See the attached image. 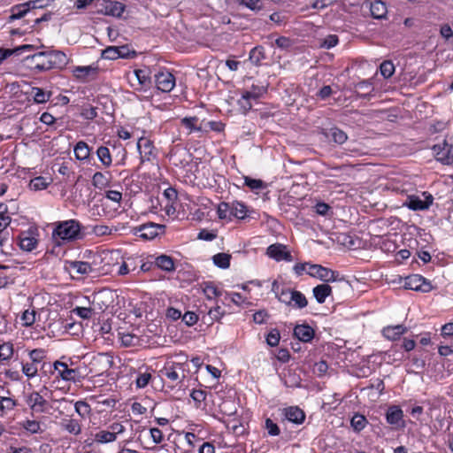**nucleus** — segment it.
Masks as SVG:
<instances>
[{
    "label": "nucleus",
    "mask_w": 453,
    "mask_h": 453,
    "mask_svg": "<svg viewBox=\"0 0 453 453\" xmlns=\"http://www.w3.org/2000/svg\"><path fill=\"white\" fill-rule=\"evenodd\" d=\"M82 224L75 219L59 220L51 224V253L58 255L64 247L83 237Z\"/></svg>",
    "instance_id": "f257e3e1"
},
{
    "label": "nucleus",
    "mask_w": 453,
    "mask_h": 453,
    "mask_svg": "<svg viewBox=\"0 0 453 453\" xmlns=\"http://www.w3.org/2000/svg\"><path fill=\"white\" fill-rule=\"evenodd\" d=\"M31 68L38 72L63 69L69 62L66 54L61 50L39 51L27 57Z\"/></svg>",
    "instance_id": "f03ea898"
},
{
    "label": "nucleus",
    "mask_w": 453,
    "mask_h": 453,
    "mask_svg": "<svg viewBox=\"0 0 453 453\" xmlns=\"http://www.w3.org/2000/svg\"><path fill=\"white\" fill-rule=\"evenodd\" d=\"M293 271L297 276L306 273L311 277L318 278L324 282H334L340 280V273L337 271L310 262L296 264Z\"/></svg>",
    "instance_id": "7ed1b4c3"
},
{
    "label": "nucleus",
    "mask_w": 453,
    "mask_h": 453,
    "mask_svg": "<svg viewBox=\"0 0 453 453\" xmlns=\"http://www.w3.org/2000/svg\"><path fill=\"white\" fill-rule=\"evenodd\" d=\"M27 359L21 361L22 373L31 380L38 375L39 369L43 370L47 365L48 350L43 348L27 349Z\"/></svg>",
    "instance_id": "20e7f679"
},
{
    "label": "nucleus",
    "mask_w": 453,
    "mask_h": 453,
    "mask_svg": "<svg viewBox=\"0 0 453 453\" xmlns=\"http://www.w3.org/2000/svg\"><path fill=\"white\" fill-rule=\"evenodd\" d=\"M188 367V365L186 361L176 362L170 358L165 361L159 374L164 380L170 384L171 388L180 387L186 378Z\"/></svg>",
    "instance_id": "39448f33"
},
{
    "label": "nucleus",
    "mask_w": 453,
    "mask_h": 453,
    "mask_svg": "<svg viewBox=\"0 0 453 453\" xmlns=\"http://www.w3.org/2000/svg\"><path fill=\"white\" fill-rule=\"evenodd\" d=\"M165 226L153 222H147L131 229V233L142 240H153L161 234H164Z\"/></svg>",
    "instance_id": "423d86ee"
},
{
    "label": "nucleus",
    "mask_w": 453,
    "mask_h": 453,
    "mask_svg": "<svg viewBox=\"0 0 453 453\" xmlns=\"http://www.w3.org/2000/svg\"><path fill=\"white\" fill-rule=\"evenodd\" d=\"M39 231L36 227H29L27 230L21 231L17 237L18 245L20 250L31 252L39 244Z\"/></svg>",
    "instance_id": "0eeeda50"
},
{
    "label": "nucleus",
    "mask_w": 453,
    "mask_h": 453,
    "mask_svg": "<svg viewBox=\"0 0 453 453\" xmlns=\"http://www.w3.org/2000/svg\"><path fill=\"white\" fill-rule=\"evenodd\" d=\"M53 370L50 372L56 379H61L65 381L76 382L80 380L81 375L77 369L70 368L66 363L55 361L52 365L49 364Z\"/></svg>",
    "instance_id": "6e6552de"
},
{
    "label": "nucleus",
    "mask_w": 453,
    "mask_h": 453,
    "mask_svg": "<svg viewBox=\"0 0 453 453\" xmlns=\"http://www.w3.org/2000/svg\"><path fill=\"white\" fill-rule=\"evenodd\" d=\"M154 83L157 91L169 93L175 87L176 79L173 73L166 68H163L155 73Z\"/></svg>",
    "instance_id": "1a4fd4ad"
},
{
    "label": "nucleus",
    "mask_w": 453,
    "mask_h": 453,
    "mask_svg": "<svg viewBox=\"0 0 453 453\" xmlns=\"http://www.w3.org/2000/svg\"><path fill=\"white\" fill-rule=\"evenodd\" d=\"M443 136L442 142L434 144L432 150L437 161L443 165H453V145L448 143L446 140L448 134Z\"/></svg>",
    "instance_id": "9d476101"
},
{
    "label": "nucleus",
    "mask_w": 453,
    "mask_h": 453,
    "mask_svg": "<svg viewBox=\"0 0 453 453\" xmlns=\"http://www.w3.org/2000/svg\"><path fill=\"white\" fill-rule=\"evenodd\" d=\"M403 287L405 289L421 293H428L433 289L432 283L420 274H412L404 278Z\"/></svg>",
    "instance_id": "9b49d317"
},
{
    "label": "nucleus",
    "mask_w": 453,
    "mask_h": 453,
    "mask_svg": "<svg viewBox=\"0 0 453 453\" xmlns=\"http://www.w3.org/2000/svg\"><path fill=\"white\" fill-rule=\"evenodd\" d=\"M26 403L32 414L46 413L51 408L50 403L37 391L30 393L27 396Z\"/></svg>",
    "instance_id": "f8f14e48"
},
{
    "label": "nucleus",
    "mask_w": 453,
    "mask_h": 453,
    "mask_svg": "<svg viewBox=\"0 0 453 453\" xmlns=\"http://www.w3.org/2000/svg\"><path fill=\"white\" fill-rule=\"evenodd\" d=\"M265 254L270 258L277 262H291L293 260V257L290 251L288 250V247L285 244L279 242L269 245L266 249Z\"/></svg>",
    "instance_id": "ddd939ff"
},
{
    "label": "nucleus",
    "mask_w": 453,
    "mask_h": 453,
    "mask_svg": "<svg viewBox=\"0 0 453 453\" xmlns=\"http://www.w3.org/2000/svg\"><path fill=\"white\" fill-rule=\"evenodd\" d=\"M126 10V5L119 1L104 0L97 13L114 18H120Z\"/></svg>",
    "instance_id": "4468645a"
},
{
    "label": "nucleus",
    "mask_w": 453,
    "mask_h": 453,
    "mask_svg": "<svg viewBox=\"0 0 453 453\" xmlns=\"http://www.w3.org/2000/svg\"><path fill=\"white\" fill-rule=\"evenodd\" d=\"M434 198L428 194L425 200L420 199L417 196H408L403 205L411 211H426L433 203Z\"/></svg>",
    "instance_id": "2eb2a0df"
},
{
    "label": "nucleus",
    "mask_w": 453,
    "mask_h": 453,
    "mask_svg": "<svg viewBox=\"0 0 453 453\" xmlns=\"http://www.w3.org/2000/svg\"><path fill=\"white\" fill-rule=\"evenodd\" d=\"M385 417L387 423L395 428H403L405 426L403 411L398 405L389 406L386 411Z\"/></svg>",
    "instance_id": "dca6fc26"
},
{
    "label": "nucleus",
    "mask_w": 453,
    "mask_h": 453,
    "mask_svg": "<svg viewBox=\"0 0 453 453\" xmlns=\"http://www.w3.org/2000/svg\"><path fill=\"white\" fill-rule=\"evenodd\" d=\"M137 84L131 83L134 90L146 92L151 88L152 80L147 69H135L134 71Z\"/></svg>",
    "instance_id": "f3484780"
},
{
    "label": "nucleus",
    "mask_w": 453,
    "mask_h": 453,
    "mask_svg": "<svg viewBox=\"0 0 453 453\" xmlns=\"http://www.w3.org/2000/svg\"><path fill=\"white\" fill-rule=\"evenodd\" d=\"M73 76L82 82L94 80L98 73V67L93 65H78L72 70Z\"/></svg>",
    "instance_id": "a211bd4d"
},
{
    "label": "nucleus",
    "mask_w": 453,
    "mask_h": 453,
    "mask_svg": "<svg viewBox=\"0 0 453 453\" xmlns=\"http://www.w3.org/2000/svg\"><path fill=\"white\" fill-rule=\"evenodd\" d=\"M137 150L140 153L142 161H150L156 157L155 147L153 142L147 137H141L137 142Z\"/></svg>",
    "instance_id": "6ab92c4d"
},
{
    "label": "nucleus",
    "mask_w": 453,
    "mask_h": 453,
    "mask_svg": "<svg viewBox=\"0 0 453 453\" xmlns=\"http://www.w3.org/2000/svg\"><path fill=\"white\" fill-rule=\"evenodd\" d=\"M112 179V173L105 169L104 171H96L91 178V182L95 188L102 190L111 187Z\"/></svg>",
    "instance_id": "aec40b11"
},
{
    "label": "nucleus",
    "mask_w": 453,
    "mask_h": 453,
    "mask_svg": "<svg viewBox=\"0 0 453 453\" xmlns=\"http://www.w3.org/2000/svg\"><path fill=\"white\" fill-rule=\"evenodd\" d=\"M35 4L33 2H27L24 4H15L10 9V16L8 18V22H13L16 19H19L27 14H29L33 10H35Z\"/></svg>",
    "instance_id": "412c9836"
},
{
    "label": "nucleus",
    "mask_w": 453,
    "mask_h": 453,
    "mask_svg": "<svg viewBox=\"0 0 453 453\" xmlns=\"http://www.w3.org/2000/svg\"><path fill=\"white\" fill-rule=\"evenodd\" d=\"M284 418L296 425H302L306 418L305 412L298 406H289L282 410Z\"/></svg>",
    "instance_id": "4be33fe9"
},
{
    "label": "nucleus",
    "mask_w": 453,
    "mask_h": 453,
    "mask_svg": "<svg viewBox=\"0 0 453 453\" xmlns=\"http://www.w3.org/2000/svg\"><path fill=\"white\" fill-rule=\"evenodd\" d=\"M14 344L12 342L0 343V367L8 366L14 357Z\"/></svg>",
    "instance_id": "5701e85b"
},
{
    "label": "nucleus",
    "mask_w": 453,
    "mask_h": 453,
    "mask_svg": "<svg viewBox=\"0 0 453 453\" xmlns=\"http://www.w3.org/2000/svg\"><path fill=\"white\" fill-rule=\"evenodd\" d=\"M407 331L408 328L403 325L387 326L383 327L381 334L386 339L395 342L399 340Z\"/></svg>",
    "instance_id": "b1692460"
},
{
    "label": "nucleus",
    "mask_w": 453,
    "mask_h": 453,
    "mask_svg": "<svg viewBox=\"0 0 453 453\" xmlns=\"http://www.w3.org/2000/svg\"><path fill=\"white\" fill-rule=\"evenodd\" d=\"M294 336L301 342H310L315 336V331L308 324L296 325L294 328Z\"/></svg>",
    "instance_id": "393cba45"
},
{
    "label": "nucleus",
    "mask_w": 453,
    "mask_h": 453,
    "mask_svg": "<svg viewBox=\"0 0 453 453\" xmlns=\"http://www.w3.org/2000/svg\"><path fill=\"white\" fill-rule=\"evenodd\" d=\"M29 95L33 97L35 104H42L50 100L52 92L42 88L32 87Z\"/></svg>",
    "instance_id": "a878e982"
},
{
    "label": "nucleus",
    "mask_w": 453,
    "mask_h": 453,
    "mask_svg": "<svg viewBox=\"0 0 453 453\" xmlns=\"http://www.w3.org/2000/svg\"><path fill=\"white\" fill-rule=\"evenodd\" d=\"M197 122L198 118L196 116L185 117L180 120L181 126L188 130L189 134L194 132H208L206 128H203V121L200 125H197Z\"/></svg>",
    "instance_id": "bb28decb"
},
{
    "label": "nucleus",
    "mask_w": 453,
    "mask_h": 453,
    "mask_svg": "<svg viewBox=\"0 0 453 453\" xmlns=\"http://www.w3.org/2000/svg\"><path fill=\"white\" fill-rule=\"evenodd\" d=\"M152 378V369L144 366L138 370L137 377L135 379V386L137 388H144L147 387Z\"/></svg>",
    "instance_id": "cd10ccee"
},
{
    "label": "nucleus",
    "mask_w": 453,
    "mask_h": 453,
    "mask_svg": "<svg viewBox=\"0 0 453 453\" xmlns=\"http://www.w3.org/2000/svg\"><path fill=\"white\" fill-rule=\"evenodd\" d=\"M96 153L104 169H108L112 165V155L108 146H99Z\"/></svg>",
    "instance_id": "c85d7f7f"
},
{
    "label": "nucleus",
    "mask_w": 453,
    "mask_h": 453,
    "mask_svg": "<svg viewBox=\"0 0 453 453\" xmlns=\"http://www.w3.org/2000/svg\"><path fill=\"white\" fill-rule=\"evenodd\" d=\"M312 294L319 303H324L332 295V287L326 283L317 285L313 288Z\"/></svg>",
    "instance_id": "c756f323"
},
{
    "label": "nucleus",
    "mask_w": 453,
    "mask_h": 453,
    "mask_svg": "<svg viewBox=\"0 0 453 453\" xmlns=\"http://www.w3.org/2000/svg\"><path fill=\"white\" fill-rule=\"evenodd\" d=\"M154 264L157 268L165 272H173L175 270L174 259L168 255L162 254L157 256L155 258Z\"/></svg>",
    "instance_id": "7c9ffc66"
},
{
    "label": "nucleus",
    "mask_w": 453,
    "mask_h": 453,
    "mask_svg": "<svg viewBox=\"0 0 453 453\" xmlns=\"http://www.w3.org/2000/svg\"><path fill=\"white\" fill-rule=\"evenodd\" d=\"M201 288L208 300H216L222 295L221 289L212 281H203L201 284Z\"/></svg>",
    "instance_id": "2f4dec72"
},
{
    "label": "nucleus",
    "mask_w": 453,
    "mask_h": 453,
    "mask_svg": "<svg viewBox=\"0 0 453 453\" xmlns=\"http://www.w3.org/2000/svg\"><path fill=\"white\" fill-rule=\"evenodd\" d=\"M323 134L326 138L337 144H343L348 139L346 133L337 127H331Z\"/></svg>",
    "instance_id": "473e14b6"
},
{
    "label": "nucleus",
    "mask_w": 453,
    "mask_h": 453,
    "mask_svg": "<svg viewBox=\"0 0 453 453\" xmlns=\"http://www.w3.org/2000/svg\"><path fill=\"white\" fill-rule=\"evenodd\" d=\"M370 12L372 18L380 19L386 17L388 9L381 0H373L370 3Z\"/></svg>",
    "instance_id": "72a5a7b5"
},
{
    "label": "nucleus",
    "mask_w": 453,
    "mask_h": 453,
    "mask_svg": "<svg viewBox=\"0 0 453 453\" xmlns=\"http://www.w3.org/2000/svg\"><path fill=\"white\" fill-rule=\"evenodd\" d=\"M61 426L67 433L78 435L81 433V425L78 419L65 418L61 420Z\"/></svg>",
    "instance_id": "f704fd0d"
},
{
    "label": "nucleus",
    "mask_w": 453,
    "mask_h": 453,
    "mask_svg": "<svg viewBox=\"0 0 453 453\" xmlns=\"http://www.w3.org/2000/svg\"><path fill=\"white\" fill-rule=\"evenodd\" d=\"M6 222L0 221V254L8 255L10 252L6 250L10 246V232Z\"/></svg>",
    "instance_id": "c9c22d12"
},
{
    "label": "nucleus",
    "mask_w": 453,
    "mask_h": 453,
    "mask_svg": "<svg viewBox=\"0 0 453 453\" xmlns=\"http://www.w3.org/2000/svg\"><path fill=\"white\" fill-rule=\"evenodd\" d=\"M74 156L79 161L88 160L90 157L91 148L83 141L78 142L73 149Z\"/></svg>",
    "instance_id": "e433bc0d"
},
{
    "label": "nucleus",
    "mask_w": 453,
    "mask_h": 453,
    "mask_svg": "<svg viewBox=\"0 0 453 453\" xmlns=\"http://www.w3.org/2000/svg\"><path fill=\"white\" fill-rule=\"evenodd\" d=\"M249 59L256 66L262 65V62L266 59L265 50L263 46L257 45L254 47L249 54Z\"/></svg>",
    "instance_id": "4c0bfd02"
},
{
    "label": "nucleus",
    "mask_w": 453,
    "mask_h": 453,
    "mask_svg": "<svg viewBox=\"0 0 453 453\" xmlns=\"http://www.w3.org/2000/svg\"><path fill=\"white\" fill-rule=\"evenodd\" d=\"M290 305L296 309H303L308 305L306 296L298 290L293 289L289 296Z\"/></svg>",
    "instance_id": "58836bf2"
},
{
    "label": "nucleus",
    "mask_w": 453,
    "mask_h": 453,
    "mask_svg": "<svg viewBox=\"0 0 453 453\" xmlns=\"http://www.w3.org/2000/svg\"><path fill=\"white\" fill-rule=\"evenodd\" d=\"M69 269L74 271L78 274L85 275L92 272L93 268L88 262L84 261H69L67 262Z\"/></svg>",
    "instance_id": "ea45409f"
},
{
    "label": "nucleus",
    "mask_w": 453,
    "mask_h": 453,
    "mask_svg": "<svg viewBox=\"0 0 453 453\" xmlns=\"http://www.w3.org/2000/svg\"><path fill=\"white\" fill-rule=\"evenodd\" d=\"M190 397L194 402L196 408H203L206 406L205 400L207 397V391L204 389H193L190 392Z\"/></svg>",
    "instance_id": "a19ab883"
},
{
    "label": "nucleus",
    "mask_w": 453,
    "mask_h": 453,
    "mask_svg": "<svg viewBox=\"0 0 453 453\" xmlns=\"http://www.w3.org/2000/svg\"><path fill=\"white\" fill-rule=\"evenodd\" d=\"M231 255L228 253H217L212 257L213 264L221 269H227L230 266Z\"/></svg>",
    "instance_id": "79ce46f5"
},
{
    "label": "nucleus",
    "mask_w": 453,
    "mask_h": 453,
    "mask_svg": "<svg viewBox=\"0 0 453 453\" xmlns=\"http://www.w3.org/2000/svg\"><path fill=\"white\" fill-rule=\"evenodd\" d=\"M238 6L245 7L252 12H258L264 9L262 0H235Z\"/></svg>",
    "instance_id": "37998d69"
},
{
    "label": "nucleus",
    "mask_w": 453,
    "mask_h": 453,
    "mask_svg": "<svg viewBox=\"0 0 453 453\" xmlns=\"http://www.w3.org/2000/svg\"><path fill=\"white\" fill-rule=\"evenodd\" d=\"M367 424H368L367 418L364 415L359 414V413H356L350 420V425H351L353 430L357 433H359L362 430H364L365 428V426H367Z\"/></svg>",
    "instance_id": "c03bdc74"
},
{
    "label": "nucleus",
    "mask_w": 453,
    "mask_h": 453,
    "mask_svg": "<svg viewBox=\"0 0 453 453\" xmlns=\"http://www.w3.org/2000/svg\"><path fill=\"white\" fill-rule=\"evenodd\" d=\"M116 440L117 436L113 435L109 430H100L94 435V441L100 444L113 442Z\"/></svg>",
    "instance_id": "a18cd8bd"
},
{
    "label": "nucleus",
    "mask_w": 453,
    "mask_h": 453,
    "mask_svg": "<svg viewBox=\"0 0 453 453\" xmlns=\"http://www.w3.org/2000/svg\"><path fill=\"white\" fill-rule=\"evenodd\" d=\"M357 95L362 98H367L373 91L372 84L368 81H362L356 86Z\"/></svg>",
    "instance_id": "49530a36"
},
{
    "label": "nucleus",
    "mask_w": 453,
    "mask_h": 453,
    "mask_svg": "<svg viewBox=\"0 0 453 453\" xmlns=\"http://www.w3.org/2000/svg\"><path fill=\"white\" fill-rule=\"evenodd\" d=\"M17 406L14 399L6 396H0V415L4 416Z\"/></svg>",
    "instance_id": "de8ad7c7"
},
{
    "label": "nucleus",
    "mask_w": 453,
    "mask_h": 453,
    "mask_svg": "<svg viewBox=\"0 0 453 453\" xmlns=\"http://www.w3.org/2000/svg\"><path fill=\"white\" fill-rule=\"evenodd\" d=\"M50 182L43 176H37L30 180L29 181V188L31 190L39 191L43 190L48 188Z\"/></svg>",
    "instance_id": "09e8293b"
},
{
    "label": "nucleus",
    "mask_w": 453,
    "mask_h": 453,
    "mask_svg": "<svg viewBox=\"0 0 453 453\" xmlns=\"http://www.w3.org/2000/svg\"><path fill=\"white\" fill-rule=\"evenodd\" d=\"M72 312L82 319H89L96 313L91 306H76Z\"/></svg>",
    "instance_id": "8fccbe9b"
},
{
    "label": "nucleus",
    "mask_w": 453,
    "mask_h": 453,
    "mask_svg": "<svg viewBox=\"0 0 453 453\" xmlns=\"http://www.w3.org/2000/svg\"><path fill=\"white\" fill-rule=\"evenodd\" d=\"M253 102V98L250 95L244 91L242 92L241 98L238 100V105L244 113H247L252 109Z\"/></svg>",
    "instance_id": "3c124183"
},
{
    "label": "nucleus",
    "mask_w": 453,
    "mask_h": 453,
    "mask_svg": "<svg viewBox=\"0 0 453 453\" xmlns=\"http://www.w3.org/2000/svg\"><path fill=\"white\" fill-rule=\"evenodd\" d=\"M244 185L252 191H259L266 188L265 182L260 179H253L249 176L244 177Z\"/></svg>",
    "instance_id": "603ef678"
},
{
    "label": "nucleus",
    "mask_w": 453,
    "mask_h": 453,
    "mask_svg": "<svg viewBox=\"0 0 453 453\" xmlns=\"http://www.w3.org/2000/svg\"><path fill=\"white\" fill-rule=\"evenodd\" d=\"M36 311L35 310H26L20 317V323L23 326L28 327L35 322Z\"/></svg>",
    "instance_id": "864d4df0"
},
{
    "label": "nucleus",
    "mask_w": 453,
    "mask_h": 453,
    "mask_svg": "<svg viewBox=\"0 0 453 453\" xmlns=\"http://www.w3.org/2000/svg\"><path fill=\"white\" fill-rule=\"evenodd\" d=\"M15 214L14 211H12L8 204L0 203V221L6 222V226H10L12 223V216Z\"/></svg>",
    "instance_id": "5fc2aeb1"
},
{
    "label": "nucleus",
    "mask_w": 453,
    "mask_h": 453,
    "mask_svg": "<svg viewBox=\"0 0 453 453\" xmlns=\"http://www.w3.org/2000/svg\"><path fill=\"white\" fill-rule=\"evenodd\" d=\"M234 218L238 219H244L249 216V209L244 203L234 201Z\"/></svg>",
    "instance_id": "6e6d98bb"
},
{
    "label": "nucleus",
    "mask_w": 453,
    "mask_h": 453,
    "mask_svg": "<svg viewBox=\"0 0 453 453\" xmlns=\"http://www.w3.org/2000/svg\"><path fill=\"white\" fill-rule=\"evenodd\" d=\"M230 203L221 202L217 206V215L219 219L226 220L227 222L230 221Z\"/></svg>",
    "instance_id": "4d7b16f0"
},
{
    "label": "nucleus",
    "mask_w": 453,
    "mask_h": 453,
    "mask_svg": "<svg viewBox=\"0 0 453 453\" xmlns=\"http://www.w3.org/2000/svg\"><path fill=\"white\" fill-rule=\"evenodd\" d=\"M250 96L253 98V101L257 102L263 95L267 92V86L265 85H255L253 84L250 90H246Z\"/></svg>",
    "instance_id": "13d9d810"
},
{
    "label": "nucleus",
    "mask_w": 453,
    "mask_h": 453,
    "mask_svg": "<svg viewBox=\"0 0 453 453\" xmlns=\"http://www.w3.org/2000/svg\"><path fill=\"white\" fill-rule=\"evenodd\" d=\"M380 74L385 78H390L395 73V65L392 61L385 60L380 65Z\"/></svg>",
    "instance_id": "bf43d9fd"
},
{
    "label": "nucleus",
    "mask_w": 453,
    "mask_h": 453,
    "mask_svg": "<svg viewBox=\"0 0 453 453\" xmlns=\"http://www.w3.org/2000/svg\"><path fill=\"white\" fill-rule=\"evenodd\" d=\"M224 314L225 311L219 305L211 307L207 312V315L210 319L209 324H213V322L219 321L224 316Z\"/></svg>",
    "instance_id": "052dcab7"
},
{
    "label": "nucleus",
    "mask_w": 453,
    "mask_h": 453,
    "mask_svg": "<svg viewBox=\"0 0 453 453\" xmlns=\"http://www.w3.org/2000/svg\"><path fill=\"white\" fill-rule=\"evenodd\" d=\"M81 116L87 120H93L97 117V108L90 104L83 105Z\"/></svg>",
    "instance_id": "680f3d73"
},
{
    "label": "nucleus",
    "mask_w": 453,
    "mask_h": 453,
    "mask_svg": "<svg viewBox=\"0 0 453 453\" xmlns=\"http://www.w3.org/2000/svg\"><path fill=\"white\" fill-rule=\"evenodd\" d=\"M22 427L30 434H37L41 431V424L37 420L27 419L23 421Z\"/></svg>",
    "instance_id": "e2e57ef3"
},
{
    "label": "nucleus",
    "mask_w": 453,
    "mask_h": 453,
    "mask_svg": "<svg viewBox=\"0 0 453 453\" xmlns=\"http://www.w3.org/2000/svg\"><path fill=\"white\" fill-rule=\"evenodd\" d=\"M280 340V331L277 328L272 329L266 335V343L271 347H275Z\"/></svg>",
    "instance_id": "0e129e2a"
},
{
    "label": "nucleus",
    "mask_w": 453,
    "mask_h": 453,
    "mask_svg": "<svg viewBox=\"0 0 453 453\" xmlns=\"http://www.w3.org/2000/svg\"><path fill=\"white\" fill-rule=\"evenodd\" d=\"M75 411L81 417L84 418L91 411V408L85 401H78L74 404Z\"/></svg>",
    "instance_id": "69168bd1"
},
{
    "label": "nucleus",
    "mask_w": 453,
    "mask_h": 453,
    "mask_svg": "<svg viewBox=\"0 0 453 453\" xmlns=\"http://www.w3.org/2000/svg\"><path fill=\"white\" fill-rule=\"evenodd\" d=\"M6 379H9L12 381H20L22 380V372H20L17 369L6 368L3 372Z\"/></svg>",
    "instance_id": "338daca9"
},
{
    "label": "nucleus",
    "mask_w": 453,
    "mask_h": 453,
    "mask_svg": "<svg viewBox=\"0 0 453 453\" xmlns=\"http://www.w3.org/2000/svg\"><path fill=\"white\" fill-rule=\"evenodd\" d=\"M117 50V46H108L102 51V58L109 60L118 59L119 55Z\"/></svg>",
    "instance_id": "774afa93"
}]
</instances>
